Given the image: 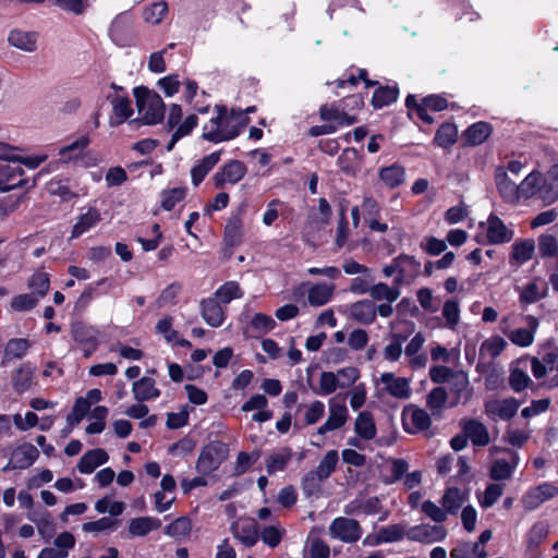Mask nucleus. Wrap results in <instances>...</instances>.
<instances>
[{"mask_svg": "<svg viewBox=\"0 0 558 558\" xmlns=\"http://www.w3.org/2000/svg\"><path fill=\"white\" fill-rule=\"evenodd\" d=\"M161 526V521L155 517L134 518L129 523V534L131 537H144Z\"/></svg>", "mask_w": 558, "mask_h": 558, "instance_id": "31", "label": "nucleus"}, {"mask_svg": "<svg viewBox=\"0 0 558 558\" xmlns=\"http://www.w3.org/2000/svg\"><path fill=\"white\" fill-rule=\"evenodd\" d=\"M401 294L400 287L395 282L392 286H388L385 282L373 283L371 290V298L374 301H386L388 303H393L399 299Z\"/></svg>", "mask_w": 558, "mask_h": 558, "instance_id": "38", "label": "nucleus"}, {"mask_svg": "<svg viewBox=\"0 0 558 558\" xmlns=\"http://www.w3.org/2000/svg\"><path fill=\"white\" fill-rule=\"evenodd\" d=\"M31 342L24 338H15L8 341L4 350V354L9 359H22L26 355Z\"/></svg>", "mask_w": 558, "mask_h": 558, "instance_id": "59", "label": "nucleus"}, {"mask_svg": "<svg viewBox=\"0 0 558 558\" xmlns=\"http://www.w3.org/2000/svg\"><path fill=\"white\" fill-rule=\"evenodd\" d=\"M324 478H320L314 471L307 472L302 480V490L306 497H318L322 492V483Z\"/></svg>", "mask_w": 558, "mask_h": 558, "instance_id": "57", "label": "nucleus"}, {"mask_svg": "<svg viewBox=\"0 0 558 558\" xmlns=\"http://www.w3.org/2000/svg\"><path fill=\"white\" fill-rule=\"evenodd\" d=\"M182 108L178 104H172L169 108L167 117V128L169 131H173L170 142L167 145V150L171 151L182 137H185L192 133L198 123L196 114H189L184 120Z\"/></svg>", "mask_w": 558, "mask_h": 558, "instance_id": "6", "label": "nucleus"}, {"mask_svg": "<svg viewBox=\"0 0 558 558\" xmlns=\"http://www.w3.org/2000/svg\"><path fill=\"white\" fill-rule=\"evenodd\" d=\"M201 315L206 324L214 328L220 327L226 319L225 311L215 298L202 300Z\"/></svg>", "mask_w": 558, "mask_h": 558, "instance_id": "21", "label": "nucleus"}, {"mask_svg": "<svg viewBox=\"0 0 558 558\" xmlns=\"http://www.w3.org/2000/svg\"><path fill=\"white\" fill-rule=\"evenodd\" d=\"M319 116L323 121H335L339 125H352L356 119L348 114L343 108L336 105H323L319 109Z\"/></svg>", "mask_w": 558, "mask_h": 558, "instance_id": "33", "label": "nucleus"}, {"mask_svg": "<svg viewBox=\"0 0 558 558\" xmlns=\"http://www.w3.org/2000/svg\"><path fill=\"white\" fill-rule=\"evenodd\" d=\"M243 222L239 216L231 217L225 228V238L230 245H236L241 242L243 232Z\"/></svg>", "mask_w": 558, "mask_h": 558, "instance_id": "55", "label": "nucleus"}, {"mask_svg": "<svg viewBox=\"0 0 558 558\" xmlns=\"http://www.w3.org/2000/svg\"><path fill=\"white\" fill-rule=\"evenodd\" d=\"M383 391L387 395L405 400L411 396L410 380L405 377H398L393 373H383L379 377Z\"/></svg>", "mask_w": 558, "mask_h": 558, "instance_id": "17", "label": "nucleus"}, {"mask_svg": "<svg viewBox=\"0 0 558 558\" xmlns=\"http://www.w3.org/2000/svg\"><path fill=\"white\" fill-rule=\"evenodd\" d=\"M339 461V454L336 450H329L320 460L319 464L315 470H313L320 478L327 480L332 472L336 470V466Z\"/></svg>", "mask_w": 558, "mask_h": 558, "instance_id": "53", "label": "nucleus"}, {"mask_svg": "<svg viewBox=\"0 0 558 558\" xmlns=\"http://www.w3.org/2000/svg\"><path fill=\"white\" fill-rule=\"evenodd\" d=\"M349 418V411L344 401L331 398L328 401V417L326 422L318 427L317 434L325 435L344 426Z\"/></svg>", "mask_w": 558, "mask_h": 558, "instance_id": "9", "label": "nucleus"}, {"mask_svg": "<svg viewBox=\"0 0 558 558\" xmlns=\"http://www.w3.org/2000/svg\"><path fill=\"white\" fill-rule=\"evenodd\" d=\"M488 530L481 533L475 542H458L450 550V558H486Z\"/></svg>", "mask_w": 558, "mask_h": 558, "instance_id": "10", "label": "nucleus"}, {"mask_svg": "<svg viewBox=\"0 0 558 558\" xmlns=\"http://www.w3.org/2000/svg\"><path fill=\"white\" fill-rule=\"evenodd\" d=\"M335 286L327 283L314 284L307 293V301L313 306L327 304L333 295Z\"/></svg>", "mask_w": 558, "mask_h": 558, "instance_id": "39", "label": "nucleus"}, {"mask_svg": "<svg viewBox=\"0 0 558 558\" xmlns=\"http://www.w3.org/2000/svg\"><path fill=\"white\" fill-rule=\"evenodd\" d=\"M109 460V456L105 449L97 448L86 451L77 463V470L82 474H90L94 470Z\"/></svg>", "mask_w": 558, "mask_h": 558, "instance_id": "27", "label": "nucleus"}, {"mask_svg": "<svg viewBox=\"0 0 558 558\" xmlns=\"http://www.w3.org/2000/svg\"><path fill=\"white\" fill-rule=\"evenodd\" d=\"M495 181L500 196L508 203H515L520 197V185H517L508 178L502 167L498 168L495 173Z\"/></svg>", "mask_w": 558, "mask_h": 558, "instance_id": "22", "label": "nucleus"}, {"mask_svg": "<svg viewBox=\"0 0 558 558\" xmlns=\"http://www.w3.org/2000/svg\"><path fill=\"white\" fill-rule=\"evenodd\" d=\"M34 371L35 368L29 363L19 367L12 379L13 388L17 392H24L32 386Z\"/></svg>", "mask_w": 558, "mask_h": 558, "instance_id": "46", "label": "nucleus"}, {"mask_svg": "<svg viewBox=\"0 0 558 558\" xmlns=\"http://www.w3.org/2000/svg\"><path fill=\"white\" fill-rule=\"evenodd\" d=\"M354 430L359 437L371 440L375 438L377 429L373 420V415L369 412H361L354 422Z\"/></svg>", "mask_w": 558, "mask_h": 558, "instance_id": "40", "label": "nucleus"}, {"mask_svg": "<svg viewBox=\"0 0 558 558\" xmlns=\"http://www.w3.org/2000/svg\"><path fill=\"white\" fill-rule=\"evenodd\" d=\"M37 33L22 29H13L8 36L10 46L28 53L37 50Z\"/></svg>", "mask_w": 558, "mask_h": 558, "instance_id": "25", "label": "nucleus"}, {"mask_svg": "<svg viewBox=\"0 0 558 558\" xmlns=\"http://www.w3.org/2000/svg\"><path fill=\"white\" fill-rule=\"evenodd\" d=\"M379 179L386 186L395 189L404 182L405 170L399 165H391L380 169Z\"/></svg>", "mask_w": 558, "mask_h": 558, "instance_id": "42", "label": "nucleus"}, {"mask_svg": "<svg viewBox=\"0 0 558 558\" xmlns=\"http://www.w3.org/2000/svg\"><path fill=\"white\" fill-rule=\"evenodd\" d=\"M362 160L356 149L347 148L338 157V166L348 175H356L361 170Z\"/></svg>", "mask_w": 558, "mask_h": 558, "instance_id": "36", "label": "nucleus"}, {"mask_svg": "<svg viewBox=\"0 0 558 558\" xmlns=\"http://www.w3.org/2000/svg\"><path fill=\"white\" fill-rule=\"evenodd\" d=\"M447 537V530L440 524H418L408 527V539L423 544L441 542Z\"/></svg>", "mask_w": 558, "mask_h": 558, "instance_id": "13", "label": "nucleus"}, {"mask_svg": "<svg viewBox=\"0 0 558 558\" xmlns=\"http://www.w3.org/2000/svg\"><path fill=\"white\" fill-rule=\"evenodd\" d=\"M549 534V524L545 521H538L533 524L526 535V546L529 550H535L546 539Z\"/></svg>", "mask_w": 558, "mask_h": 558, "instance_id": "45", "label": "nucleus"}, {"mask_svg": "<svg viewBox=\"0 0 558 558\" xmlns=\"http://www.w3.org/2000/svg\"><path fill=\"white\" fill-rule=\"evenodd\" d=\"M468 500V494L457 487L446 489L441 505L448 514H457L462 505Z\"/></svg>", "mask_w": 558, "mask_h": 558, "instance_id": "35", "label": "nucleus"}, {"mask_svg": "<svg viewBox=\"0 0 558 558\" xmlns=\"http://www.w3.org/2000/svg\"><path fill=\"white\" fill-rule=\"evenodd\" d=\"M349 316L363 325H371L376 319V305L371 300H361L349 306Z\"/></svg>", "mask_w": 558, "mask_h": 558, "instance_id": "24", "label": "nucleus"}, {"mask_svg": "<svg viewBox=\"0 0 558 558\" xmlns=\"http://www.w3.org/2000/svg\"><path fill=\"white\" fill-rule=\"evenodd\" d=\"M405 339V336L401 333H392L390 342L383 350L384 359L388 362H397L402 355V344Z\"/></svg>", "mask_w": 558, "mask_h": 558, "instance_id": "50", "label": "nucleus"}, {"mask_svg": "<svg viewBox=\"0 0 558 558\" xmlns=\"http://www.w3.org/2000/svg\"><path fill=\"white\" fill-rule=\"evenodd\" d=\"M520 197H537L546 204H551L558 198V182H553L533 170L520 184Z\"/></svg>", "mask_w": 558, "mask_h": 558, "instance_id": "3", "label": "nucleus"}, {"mask_svg": "<svg viewBox=\"0 0 558 558\" xmlns=\"http://www.w3.org/2000/svg\"><path fill=\"white\" fill-rule=\"evenodd\" d=\"M546 282L542 279H535L522 288L520 300L525 303H534L546 294Z\"/></svg>", "mask_w": 558, "mask_h": 558, "instance_id": "44", "label": "nucleus"}, {"mask_svg": "<svg viewBox=\"0 0 558 558\" xmlns=\"http://www.w3.org/2000/svg\"><path fill=\"white\" fill-rule=\"evenodd\" d=\"M89 144V136L81 135L70 144L60 147L58 151L60 161L64 163L78 162V159L83 156V150H85Z\"/></svg>", "mask_w": 558, "mask_h": 558, "instance_id": "23", "label": "nucleus"}, {"mask_svg": "<svg viewBox=\"0 0 558 558\" xmlns=\"http://www.w3.org/2000/svg\"><path fill=\"white\" fill-rule=\"evenodd\" d=\"M138 114L145 124H157L165 117V102L162 98L146 87L134 89Z\"/></svg>", "mask_w": 558, "mask_h": 558, "instance_id": "4", "label": "nucleus"}, {"mask_svg": "<svg viewBox=\"0 0 558 558\" xmlns=\"http://www.w3.org/2000/svg\"><path fill=\"white\" fill-rule=\"evenodd\" d=\"M89 411V401L80 397L75 400L72 411L66 416L68 425H77Z\"/></svg>", "mask_w": 558, "mask_h": 558, "instance_id": "61", "label": "nucleus"}, {"mask_svg": "<svg viewBox=\"0 0 558 558\" xmlns=\"http://www.w3.org/2000/svg\"><path fill=\"white\" fill-rule=\"evenodd\" d=\"M221 150L214 151L194 165L191 169L192 183L197 186L209 173V171L219 162Z\"/></svg>", "mask_w": 558, "mask_h": 558, "instance_id": "28", "label": "nucleus"}, {"mask_svg": "<svg viewBox=\"0 0 558 558\" xmlns=\"http://www.w3.org/2000/svg\"><path fill=\"white\" fill-rule=\"evenodd\" d=\"M513 235L514 231L511 227L505 225L500 218L490 215V244L510 242Z\"/></svg>", "mask_w": 558, "mask_h": 558, "instance_id": "37", "label": "nucleus"}, {"mask_svg": "<svg viewBox=\"0 0 558 558\" xmlns=\"http://www.w3.org/2000/svg\"><path fill=\"white\" fill-rule=\"evenodd\" d=\"M294 456L290 447H280L274 450L265 461L266 471L268 474H275L286 470Z\"/></svg>", "mask_w": 558, "mask_h": 558, "instance_id": "26", "label": "nucleus"}, {"mask_svg": "<svg viewBox=\"0 0 558 558\" xmlns=\"http://www.w3.org/2000/svg\"><path fill=\"white\" fill-rule=\"evenodd\" d=\"M458 137L457 126L452 123H445L439 126L434 137V143L440 147H449L456 143Z\"/></svg>", "mask_w": 558, "mask_h": 558, "instance_id": "54", "label": "nucleus"}, {"mask_svg": "<svg viewBox=\"0 0 558 558\" xmlns=\"http://www.w3.org/2000/svg\"><path fill=\"white\" fill-rule=\"evenodd\" d=\"M520 407V402L515 398H506L490 401V414L500 420L508 421L515 415Z\"/></svg>", "mask_w": 558, "mask_h": 558, "instance_id": "34", "label": "nucleus"}, {"mask_svg": "<svg viewBox=\"0 0 558 558\" xmlns=\"http://www.w3.org/2000/svg\"><path fill=\"white\" fill-rule=\"evenodd\" d=\"M101 220V214L96 207H88L85 213L78 216L77 221L72 229V238H78L82 234L96 227Z\"/></svg>", "mask_w": 558, "mask_h": 558, "instance_id": "30", "label": "nucleus"}, {"mask_svg": "<svg viewBox=\"0 0 558 558\" xmlns=\"http://www.w3.org/2000/svg\"><path fill=\"white\" fill-rule=\"evenodd\" d=\"M233 537L246 547H253L259 537L257 522L254 519L240 518L230 526Z\"/></svg>", "mask_w": 558, "mask_h": 558, "instance_id": "11", "label": "nucleus"}, {"mask_svg": "<svg viewBox=\"0 0 558 558\" xmlns=\"http://www.w3.org/2000/svg\"><path fill=\"white\" fill-rule=\"evenodd\" d=\"M187 189L185 186H178L173 189L163 190L160 193V203L162 209L169 211L175 207V205L182 202L186 196Z\"/></svg>", "mask_w": 558, "mask_h": 558, "instance_id": "47", "label": "nucleus"}, {"mask_svg": "<svg viewBox=\"0 0 558 558\" xmlns=\"http://www.w3.org/2000/svg\"><path fill=\"white\" fill-rule=\"evenodd\" d=\"M398 275L393 282L401 286H410L421 275V263L414 256L400 254L397 256Z\"/></svg>", "mask_w": 558, "mask_h": 558, "instance_id": "12", "label": "nucleus"}, {"mask_svg": "<svg viewBox=\"0 0 558 558\" xmlns=\"http://www.w3.org/2000/svg\"><path fill=\"white\" fill-rule=\"evenodd\" d=\"M402 423L407 433L417 434L428 429L432 420L425 410L410 405L402 411Z\"/></svg>", "mask_w": 558, "mask_h": 558, "instance_id": "15", "label": "nucleus"}, {"mask_svg": "<svg viewBox=\"0 0 558 558\" xmlns=\"http://www.w3.org/2000/svg\"><path fill=\"white\" fill-rule=\"evenodd\" d=\"M229 457V447L220 440L205 445L197 458L195 469L198 474L209 475L217 471Z\"/></svg>", "mask_w": 558, "mask_h": 558, "instance_id": "5", "label": "nucleus"}, {"mask_svg": "<svg viewBox=\"0 0 558 558\" xmlns=\"http://www.w3.org/2000/svg\"><path fill=\"white\" fill-rule=\"evenodd\" d=\"M329 533L331 537L338 538L345 543H354L362 535V531L357 521L343 517L336 518L331 522L329 526Z\"/></svg>", "mask_w": 558, "mask_h": 558, "instance_id": "14", "label": "nucleus"}, {"mask_svg": "<svg viewBox=\"0 0 558 558\" xmlns=\"http://www.w3.org/2000/svg\"><path fill=\"white\" fill-rule=\"evenodd\" d=\"M524 327L513 329L508 335L510 341L521 348H527L534 342V335L538 329L539 322L536 317L527 315L524 318Z\"/></svg>", "mask_w": 558, "mask_h": 558, "instance_id": "19", "label": "nucleus"}, {"mask_svg": "<svg viewBox=\"0 0 558 558\" xmlns=\"http://www.w3.org/2000/svg\"><path fill=\"white\" fill-rule=\"evenodd\" d=\"M50 195L59 196L62 201H70L76 195L70 190L65 180L53 178L46 185Z\"/></svg>", "mask_w": 558, "mask_h": 558, "instance_id": "58", "label": "nucleus"}, {"mask_svg": "<svg viewBox=\"0 0 558 558\" xmlns=\"http://www.w3.org/2000/svg\"><path fill=\"white\" fill-rule=\"evenodd\" d=\"M325 415V404L319 400H315L307 405H304V423L306 425H314L319 422Z\"/></svg>", "mask_w": 558, "mask_h": 558, "instance_id": "64", "label": "nucleus"}, {"mask_svg": "<svg viewBox=\"0 0 558 558\" xmlns=\"http://www.w3.org/2000/svg\"><path fill=\"white\" fill-rule=\"evenodd\" d=\"M72 335L77 342L96 344L97 330L94 327L76 323L72 326Z\"/></svg>", "mask_w": 558, "mask_h": 558, "instance_id": "60", "label": "nucleus"}, {"mask_svg": "<svg viewBox=\"0 0 558 558\" xmlns=\"http://www.w3.org/2000/svg\"><path fill=\"white\" fill-rule=\"evenodd\" d=\"M59 161L50 162L46 168L41 169L31 182L24 178V169L13 161L0 160V192H9L17 187L32 189L36 185V178L49 173L56 169Z\"/></svg>", "mask_w": 558, "mask_h": 558, "instance_id": "2", "label": "nucleus"}, {"mask_svg": "<svg viewBox=\"0 0 558 558\" xmlns=\"http://www.w3.org/2000/svg\"><path fill=\"white\" fill-rule=\"evenodd\" d=\"M110 87L112 92L106 95L112 108L108 123L111 128H118L133 116L132 100L123 87L114 83Z\"/></svg>", "mask_w": 558, "mask_h": 558, "instance_id": "7", "label": "nucleus"}, {"mask_svg": "<svg viewBox=\"0 0 558 558\" xmlns=\"http://www.w3.org/2000/svg\"><path fill=\"white\" fill-rule=\"evenodd\" d=\"M558 495V487L551 483H542L526 492L522 498V504L525 509L534 510L543 502L554 498Z\"/></svg>", "mask_w": 558, "mask_h": 558, "instance_id": "18", "label": "nucleus"}, {"mask_svg": "<svg viewBox=\"0 0 558 558\" xmlns=\"http://www.w3.org/2000/svg\"><path fill=\"white\" fill-rule=\"evenodd\" d=\"M463 432L475 446L488 444V433L484 424L471 420L464 423Z\"/></svg>", "mask_w": 558, "mask_h": 558, "instance_id": "43", "label": "nucleus"}, {"mask_svg": "<svg viewBox=\"0 0 558 558\" xmlns=\"http://www.w3.org/2000/svg\"><path fill=\"white\" fill-rule=\"evenodd\" d=\"M168 13V4L165 1L155 2L143 12L145 22L156 25L159 24Z\"/></svg>", "mask_w": 558, "mask_h": 558, "instance_id": "56", "label": "nucleus"}, {"mask_svg": "<svg viewBox=\"0 0 558 558\" xmlns=\"http://www.w3.org/2000/svg\"><path fill=\"white\" fill-rule=\"evenodd\" d=\"M284 534L286 530L279 525H269L259 532L262 541L271 548H275L280 544Z\"/></svg>", "mask_w": 558, "mask_h": 558, "instance_id": "63", "label": "nucleus"}, {"mask_svg": "<svg viewBox=\"0 0 558 558\" xmlns=\"http://www.w3.org/2000/svg\"><path fill=\"white\" fill-rule=\"evenodd\" d=\"M517 454L508 451L490 462V480L504 481L510 477L517 466Z\"/></svg>", "mask_w": 558, "mask_h": 558, "instance_id": "20", "label": "nucleus"}, {"mask_svg": "<svg viewBox=\"0 0 558 558\" xmlns=\"http://www.w3.org/2000/svg\"><path fill=\"white\" fill-rule=\"evenodd\" d=\"M132 392L137 402H145L157 399L160 390L156 387V383L150 377H142L132 385Z\"/></svg>", "mask_w": 558, "mask_h": 558, "instance_id": "29", "label": "nucleus"}, {"mask_svg": "<svg viewBox=\"0 0 558 558\" xmlns=\"http://www.w3.org/2000/svg\"><path fill=\"white\" fill-rule=\"evenodd\" d=\"M247 172L246 166L240 160H230L217 171L213 178L216 187L221 189L226 184H236Z\"/></svg>", "mask_w": 558, "mask_h": 558, "instance_id": "16", "label": "nucleus"}, {"mask_svg": "<svg viewBox=\"0 0 558 558\" xmlns=\"http://www.w3.org/2000/svg\"><path fill=\"white\" fill-rule=\"evenodd\" d=\"M534 251V241L525 240L522 242H517L512 246L511 259L514 260L518 265H523L532 258Z\"/></svg>", "mask_w": 558, "mask_h": 558, "instance_id": "49", "label": "nucleus"}, {"mask_svg": "<svg viewBox=\"0 0 558 558\" xmlns=\"http://www.w3.org/2000/svg\"><path fill=\"white\" fill-rule=\"evenodd\" d=\"M21 147L11 145L9 143H0V160L13 161L14 163L25 166L29 170H35L49 158V153L46 149L38 150L32 155L22 156Z\"/></svg>", "mask_w": 558, "mask_h": 558, "instance_id": "8", "label": "nucleus"}, {"mask_svg": "<svg viewBox=\"0 0 558 558\" xmlns=\"http://www.w3.org/2000/svg\"><path fill=\"white\" fill-rule=\"evenodd\" d=\"M216 116L203 126V138L218 144L228 142L242 132L248 124V118L241 109H228L223 106H216Z\"/></svg>", "mask_w": 558, "mask_h": 558, "instance_id": "1", "label": "nucleus"}, {"mask_svg": "<svg viewBox=\"0 0 558 558\" xmlns=\"http://www.w3.org/2000/svg\"><path fill=\"white\" fill-rule=\"evenodd\" d=\"M243 291L235 281H228L219 287L215 292V299L223 304L230 303L232 300L241 299Z\"/></svg>", "mask_w": 558, "mask_h": 558, "instance_id": "48", "label": "nucleus"}, {"mask_svg": "<svg viewBox=\"0 0 558 558\" xmlns=\"http://www.w3.org/2000/svg\"><path fill=\"white\" fill-rule=\"evenodd\" d=\"M39 452L34 445L24 442L13 450L11 454L12 464H15L19 469H27L37 460Z\"/></svg>", "mask_w": 558, "mask_h": 558, "instance_id": "32", "label": "nucleus"}, {"mask_svg": "<svg viewBox=\"0 0 558 558\" xmlns=\"http://www.w3.org/2000/svg\"><path fill=\"white\" fill-rule=\"evenodd\" d=\"M488 138V125L485 122H477L469 126L462 134L464 145L476 146Z\"/></svg>", "mask_w": 558, "mask_h": 558, "instance_id": "41", "label": "nucleus"}, {"mask_svg": "<svg viewBox=\"0 0 558 558\" xmlns=\"http://www.w3.org/2000/svg\"><path fill=\"white\" fill-rule=\"evenodd\" d=\"M336 376L339 380V388L345 389L353 386L361 377V372L357 367L347 366L338 369Z\"/></svg>", "mask_w": 558, "mask_h": 558, "instance_id": "62", "label": "nucleus"}, {"mask_svg": "<svg viewBox=\"0 0 558 558\" xmlns=\"http://www.w3.org/2000/svg\"><path fill=\"white\" fill-rule=\"evenodd\" d=\"M398 95L399 89L397 87H379L373 95L372 105L378 109L385 106H389L397 100Z\"/></svg>", "mask_w": 558, "mask_h": 558, "instance_id": "52", "label": "nucleus"}, {"mask_svg": "<svg viewBox=\"0 0 558 558\" xmlns=\"http://www.w3.org/2000/svg\"><path fill=\"white\" fill-rule=\"evenodd\" d=\"M192 531V522L187 517H180L165 529V534L174 538H184Z\"/></svg>", "mask_w": 558, "mask_h": 558, "instance_id": "51", "label": "nucleus"}]
</instances>
